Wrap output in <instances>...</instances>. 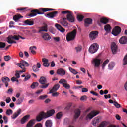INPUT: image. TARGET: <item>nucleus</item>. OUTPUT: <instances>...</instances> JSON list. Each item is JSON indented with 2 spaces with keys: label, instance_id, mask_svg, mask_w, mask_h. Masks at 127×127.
<instances>
[{
  "label": "nucleus",
  "instance_id": "nucleus-1",
  "mask_svg": "<svg viewBox=\"0 0 127 127\" xmlns=\"http://www.w3.org/2000/svg\"><path fill=\"white\" fill-rule=\"evenodd\" d=\"M53 10H55V9L45 8H40V9H39V10L36 9L32 10L31 11V13L28 14V16H30V17H33V16H36L37 14H44V12Z\"/></svg>",
  "mask_w": 127,
  "mask_h": 127
},
{
  "label": "nucleus",
  "instance_id": "nucleus-2",
  "mask_svg": "<svg viewBox=\"0 0 127 127\" xmlns=\"http://www.w3.org/2000/svg\"><path fill=\"white\" fill-rule=\"evenodd\" d=\"M17 65L23 69L19 71V73H25L26 71L25 67H29V64L24 60H22L19 63L17 64Z\"/></svg>",
  "mask_w": 127,
  "mask_h": 127
},
{
  "label": "nucleus",
  "instance_id": "nucleus-3",
  "mask_svg": "<svg viewBox=\"0 0 127 127\" xmlns=\"http://www.w3.org/2000/svg\"><path fill=\"white\" fill-rule=\"evenodd\" d=\"M61 13H62V14H67L66 18L69 22H74V21H75V17L73 15L71 11L68 10L62 11Z\"/></svg>",
  "mask_w": 127,
  "mask_h": 127
},
{
  "label": "nucleus",
  "instance_id": "nucleus-4",
  "mask_svg": "<svg viewBox=\"0 0 127 127\" xmlns=\"http://www.w3.org/2000/svg\"><path fill=\"white\" fill-rule=\"evenodd\" d=\"M77 34V29H74L72 31L68 33L66 35L67 41H71L76 38V35Z\"/></svg>",
  "mask_w": 127,
  "mask_h": 127
},
{
  "label": "nucleus",
  "instance_id": "nucleus-5",
  "mask_svg": "<svg viewBox=\"0 0 127 127\" xmlns=\"http://www.w3.org/2000/svg\"><path fill=\"white\" fill-rule=\"evenodd\" d=\"M39 82L40 84H41V86H40V88L41 89H46L49 86V83L46 84L47 81L46 80V78L43 76L40 77Z\"/></svg>",
  "mask_w": 127,
  "mask_h": 127
},
{
  "label": "nucleus",
  "instance_id": "nucleus-6",
  "mask_svg": "<svg viewBox=\"0 0 127 127\" xmlns=\"http://www.w3.org/2000/svg\"><path fill=\"white\" fill-rule=\"evenodd\" d=\"M101 59L96 58L92 60L91 63L94 68H100V66L101 65Z\"/></svg>",
  "mask_w": 127,
  "mask_h": 127
},
{
  "label": "nucleus",
  "instance_id": "nucleus-7",
  "mask_svg": "<svg viewBox=\"0 0 127 127\" xmlns=\"http://www.w3.org/2000/svg\"><path fill=\"white\" fill-rule=\"evenodd\" d=\"M98 49H99V45L97 43H94L90 46L88 50L90 53L93 54L96 53Z\"/></svg>",
  "mask_w": 127,
  "mask_h": 127
},
{
  "label": "nucleus",
  "instance_id": "nucleus-8",
  "mask_svg": "<svg viewBox=\"0 0 127 127\" xmlns=\"http://www.w3.org/2000/svg\"><path fill=\"white\" fill-rule=\"evenodd\" d=\"M121 31H122V29L119 26H115L112 31V34L114 35V36H117L121 33Z\"/></svg>",
  "mask_w": 127,
  "mask_h": 127
},
{
  "label": "nucleus",
  "instance_id": "nucleus-9",
  "mask_svg": "<svg viewBox=\"0 0 127 127\" xmlns=\"http://www.w3.org/2000/svg\"><path fill=\"white\" fill-rule=\"evenodd\" d=\"M46 113L42 111L39 113V115L36 117V119L37 122H40L43 119H46Z\"/></svg>",
  "mask_w": 127,
  "mask_h": 127
},
{
  "label": "nucleus",
  "instance_id": "nucleus-10",
  "mask_svg": "<svg viewBox=\"0 0 127 127\" xmlns=\"http://www.w3.org/2000/svg\"><path fill=\"white\" fill-rule=\"evenodd\" d=\"M98 34H99V32L97 31H92L89 34V38L91 40H95L97 37H98Z\"/></svg>",
  "mask_w": 127,
  "mask_h": 127
},
{
  "label": "nucleus",
  "instance_id": "nucleus-11",
  "mask_svg": "<svg viewBox=\"0 0 127 127\" xmlns=\"http://www.w3.org/2000/svg\"><path fill=\"white\" fill-rule=\"evenodd\" d=\"M80 115H81V110L79 109H76L74 110V115L73 116V122H76L77 121V119L80 117Z\"/></svg>",
  "mask_w": 127,
  "mask_h": 127
},
{
  "label": "nucleus",
  "instance_id": "nucleus-12",
  "mask_svg": "<svg viewBox=\"0 0 127 127\" xmlns=\"http://www.w3.org/2000/svg\"><path fill=\"white\" fill-rule=\"evenodd\" d=\"M111 47L113 54H116L118 52V46L116 44V43L112 42L111 43Z\"/></svg>",
  "mask_w": 127,
  "mask_h": 127
},
{
  "label": "nucleus",
  "instance_id": "nucleus-13",
  "mask_svg": "<svg viewBox=\"0 0 127 127\" xmlns=\"http://www.w3.org/2000/svg\"><path fill=\"white\" fill-rule=\"evenodd\" d=\"M58 13V11H53L51 12L50 13H47L46 15H45L46 17H48V18H54L55 16H56V15Z\"/></svg>",
  "mask_w": 127,
  "mask_h": 127
},
{
  "label": "nucleus",
  "instance_id": "nucleus-14",
  "mask_svg": "<svg viewBox=\"0 0 127 127\" xmlns=\"http://www.w3.org/2000/svg\"><path fill=\"white\" fill-rule=\"evenodd\" d=\"M47 31H48V25L47 24L44 23V25L40 27L39 32L41 33V32H47Z\"/></svg>",
  "mask_w": 127,
  "mask_h": 127
},
{
  "label": "nucleus",
  "instance_id": "nucleus-15",
  "mask_svg": "<svg viewBox=\"0 0 127 127\" xmlns=\"http://www.w3.org/2000/svg\"><path fill=\"white\" fill-rule=\"evenodd\" d=\"M109 22V20L106 18H101L100 20L97 21V24L98 25H102V24H107Z\"/></svg>",
  "mask_w": 127,
  "mask_h": 127
},
{
  "label": "nucleus",
  "instance_id": "nucleus-16",
  "mask_svg": "<svg viewBox=\"0 0 127 127\" xmlns=\"http://www.w3.org/2000/svg\"><path fill=\"white\" fill-rule=\"evenodd\" d=\"M98 114L99 112L93 111L88 114L87 117V118H88V119H90L91 120L93 119L94 117L97 116V115H98Z\"/></svg>",
  "mask_w": 127,
  "mask_h": 127
},
{
  "label": "nucleus",
  "instance_id": "nucleus-17",
  "mask_svg": "<svg viewBox=\"0 0 127 127\" xmlns=\"http://www.w3.org/2000/svg\"><path fill=\"white\" fill-rule=\"evenodd\" d=\"M2 82L4 83L5 87L7 88L8 87V82L10 81L9 78L6 76H4L1 79Z\"/></svg>",
  "mask_w": 127,
  "mask_h": 127
},
{
  "label": "nucleus",
  "instance_id": "nucleus-18",
  "mask_svg": "<svg viewBox=\"0 0 127 127\" xmlns=\"http://www.w3.org/2000/svg\"><path fill=\"white\" fill-rule=\"evenodd\" d=\"M57 74L60 76H65L66 75V70L63 68L58 69L57 70Z\"/></svg>",
  "mask_w": 127,
  "mask_h": 127
},
{
  "label": "nucleus",
  "instance_id": "nucleus-19",
  "mask_svg": "<svg viewBox=\"0 0 127 127\" xmlns=\"http://www.w3.org/2000/svg\"><path fill=\"white\" fill-rule=\"evenodd\" d=\"M60 23L65 27L68 26V22H67V18H63L60 20Z\"/></svg>",
  "mask_w": 127,
  "mask_h": 127
},
{
  "label": "nucleus",
  "instance_id": "nucleus-20",
  "mask_svg": "<svg viewBox=\"0 0 127 127\" xmlns=\"http://www.w3.org/2000/svg\"><path fill=\"white\" fill-rule=\"evenodd\" d=\"M119 43L120 44H127V37L123 36L119 39Z\"/></svg>",
  "mask_w": 127,
  "mask_h": 127
},
{
  "label": "nucleus",
  "instance_id": "nucleus-21",
  "mask_svg": "<svg viewBox=\"0 0 127 127\" xmlns=\"http://www.w3.org/2000/svg\"><path fill=\"white\" fill-rule=\"evenodd\" d=\"M54 114H55V110H54V109L50 110L46 113V117L48 118L51 117V116H53Z\"/></svg>",
  "mask_w": 127,
  "mask_h": 127
},
{
  "label": "nucleus",
  "instance_id": "nucleus-22",
  "mask_svg": "<svg viewBox=\"0 0 127 127\" xmlns=\"http://www.w3.org/2000/svg\"><path fill=\"white\" fill-rule=\"evenodd\" d=\"M42 37L44 39V40H50L51 39V37L47 33H42Z\"/></svg>",
  "mask_w": 127,
  "mask_h": 127
},
{
  "label": "nucleus",
  "instance_id": "nucleus-23",
  "mask_svg": "<svg viewBox=\"0 0 127 127\" xmlns=\"http://www.w3.org/2000/svg\"><path fill=\"white\" fill-rule=\"evenodd\" d=\"M60 87V85L59 84H57L55 85L52 89L50 91V94H52V93H54V92H56V91H57V90H58Z\"/></svg>",
  "mask_w": 127,
  "mask_h": 127
},
{
  "label": "nucleus",
  "instance_id": "nucleus-24",
  "mask_svg": "<svg viewBox=\"0 0 127 127\" xmlns=\"http://www.w3.org/2000/svg\"><path fill=\"white\" fill-rule=\"evenodd\" d=\"M60 87V85L59 84H57L55 85L52 89L50 91V94H52V93H54V92H56V91H57V90H58Z\"/></svg>",
  "mask_w": 127,
  "mask_h": 127
},
{
  "label": "nucleus",
  "instance_id": "nucleus-25",
  "mask_svg": "<svg viewBox=\"0 0 127 127\" xmlns=\"http://www.w3.org/2000/svg\"><path fill=\"white\" fill-rule=\"evenodd\" d=\"M85 22V26H89L90 24H92L93 23V20L91 18H86L84 20Z\"/></svg>",
  "mask_w": 127,
  "mask_h": 127
},
{
  "label": "nucleus",
  "instance_id": "nucleus-26",
  "mask_svg": "<svg viewBox=\"0 0 127 127\" xmlns=\"http://www.w3.org/2000/svg\"><path fill=\"white\" fill-rule=\"evenodd\" d=\"M21 113V109H19L16 112L14 113L13 115L11 116L12 119L14 120V119H16L19 115H20V113Z\"/></svg>",
  "mask_w": 127,
  "mask_h": 127
},
{
  "label": "nucleus",
  "instance_id": "nucleus-27",
  "mask_svg": "<svg viewBox=\"0 0 127 127\" xmlns=\"http://www.w3.org/2000/svg\"><path fill=\"white\" fill-rule=\"evenodd\" d=\"M29 117H30L29 115H27L24 116L21 120V123L22 124H25V123H26V122L28 121V119H29Z\"/></svg>",
  "mask_w": 127,
  "mask_h": 127
},
{
  "label": "nucleus",
  "instance_id": "nucleus-28",
  "mask_svg": "<svg viewBox=\"0 0 127 127\" xmlns=\"http://www.w3.org/2000/svg\"><path fill=\"white\" fill-rule=\"evenodd\" d=\"M104 30L107 32V33H109L111 32V30H112V27L110 24H107L104 26Z\"/></svg>",
  "mask_w": 127,
  "mask_h": 127
},
{
  "label": "nucleus",
  "instance_id": "nucleus-29",
  "mask_svg": "<svg viewBox=\"0 0 127 127\" xmlns=\"http://www.w3.org/2000/svg\"><path fill=\"white\" fill-rule=\"evenodd\" d=\"M55 26L58 30L61 31V32H65V29H64L61 25L59 24H55Z\"/></svg>",
  "mask_w": 127,
  "mask_h": 127
},
{
  "label": "nucleus",
  "instance_id": "nucleus-30",
  "mask_svg": "<svg viewBox=\"0 0 127 127\" xmlns=\"http://www.w3.org/2000/svg\"><path fill=\"white\" fill-rule=\"evenodd\" d=\"M24 23L25 24H26V25H33V24H34V21H33V20H29V19H27L24 22Z\"/></svg>",
  "mask_w": 127,
  "mask_h": 127
},
{
  "label": "nucleus",
  "instance_id": "nucleus-31",
  "mask_svg": "<svg viewBox=\"0 0 127 127\" xmlns=\"http://www.w3.org/2000/svg\"><path fill=\"white\" fill-rule=\"evenodd\" d=\"M7 39H10L12 40H19V36L14 35V36H9L7 38Z\"/></svg>",
  "mask_w": 127,
  "mask_h": 127
},
{
  "label": "nucleus",
  "instance_id": "nucleus-32",
  "mask_svg": "<svg viewBox=\"0 0 127 127\" xmlns=\"http://www.w3.org/2000/svg\"><path fill=\"white\" fill-rule=\"evenodd\" d=\"M43 62V65L44 67H47L49 66V63H48V60L45 58L42 59Z\"/></svg>",
  "mask_w": 127,
  "mask_h": 127
},
{
  "label": "nucleus",
  "instance_id": "nucleus-33",
  "mask_svg": "<svg viewBox=\"0 0 127 127\" xmlns=\"http://www.w3.org/2000/svg\"><path fill=\"white\" fill-rule=\"evenodd\" d=\"M45 126L46 127H52V121L51 120H47L45 123Z\"/></svg>",
  "mask_w": 127,
  "mask_h": 127
},
{
  "label": "nucleus",
  "instance_id": "nucleus-34",
  "mask_svg": "<svg viewBox=\"0 0 127 127\" xmlns=\"http://www.w3.org/2000/svg\"><path fill=\"white\" fill-rule=\"evenodd\" d=\"M34 125V120H31L27 124V127H32Z\"/></svg>",
  "mask_w": 127,
  "mask_h": 127
},
{
  "label": "nucleus",
  "instance_id": "nucleus-35",
  "mask_svg": "<svg viewBox=\"0 0 127 127\" xmlns=\"http://www.w3.org/2000/svg\"><path fill=\"white\" fill-rule=\"evenodd\" d=\"M114 67H115V63L113 62H110L108 65V69L109 70H113Z\"/></svg>",
  "mask_w": 127,
  "mask_h": 127
},
{
  "label": "nucleus",
  "instance_id": "nucleus-36",
  "mask_svg": "<svg viewBox=\"0 0 127 127\" xmlns=\"http://www.w3.org/2000/svg\"><path fill=\"white\" fill-rule=\"evenodd\" d=\"M63 116V114L62 113V112H60L57 113L56 115V117L58 120H60L61 118H62V116Z\"/></svg>",
  "mask_w": 127,
  "mask_h": 127
},
{
  "label": "nucleus",
  "instance_id": "nucleus-37",
  "mask_svg": "<svg viewBox=\"0 0 127 127\" xmlns=\"http://www.w3.org/2000/svg\"><path fill=\"white\" fill-rule=\"evenodd\" d=\"M23 16H20V15H16L13 16V18L15 21H17L20 18H22Z\"/></svg>",
  "mask_w": 127,
  "mask_h": 127
},
{
  "label": "nucleus",
  "instance_id": "nucleus-38",
  "mask_svg": "<svg viewBox=\"0 0 127 127\" xmlns=\"http://www.w3.org/2000/svg\"><path fill=\"white\" fill-rule=\"evenodd\" d=\"M109 62H110V61L108 59H107L103 62V64L102 65V69L103 70L105 69V67H106V65L109 63Z\"/></svg>",
  "mask_w": 127,
  "mask_h": 127
},
{
  "label": "nucleus",
  "instance_id": "nucleus-39",
  "mask_svg": "<svg viewBox=\"0 0 127 127\" xmlns=\"http://www.w3.org/2000/svg\"><path fill=\"white\" fill-rule=\"evenodd\" d=\"M84 15L78 14L77 16V19L78 21H83V19H84Z\"/></svg>",
  "mask_w": 127,
  "mask_h": 127
},
{
  "label": "nucleus",
  "instance_id": "nucleus-40",
  "mask_svg": "<svg viewBox=\"0 0 127 127\" xmlns=\"http://www.w3.org/2000/svg\"><path fill=\"white\" fill-rule=\"evenodd\" d=\"M75 50L77 53H78V52H81V51H82V46L80 45H78L75 47Z\"/></svg>",
  "mask_w": 127,
  "mask_h": 127
},
{
  "label": "nucleus",
  "instance_id": "nucleus-41",
  "mask_svg": "<svg viewBox=\"0 0 127 127\" xmlns=\"http://www.w3.org/2000/svg\"><path fill=\"white\" fill-rule=\"evenodd\" d=\"M69 70L71 73H72L74 75H77V74H78L79 72H77L75 69H73L71 67H69Z\"/></svg>",
  "mask_w": 127,
  "mask_h": 127
},
{
  "label": "nucleus",
  "instance_id": "nucleus-42",
  "mask_svg": "<svg viewBox=\"0 0 127 127\" xmlns=\"http://www.w3.org/2000/svg\"><path fill=\"white\" fill-rule=\"evenodd\" d=\"M38 82H33L31 85V89H35L36 87H38Z\"/></svg>",
  "mask_w": 127,
  "mask_h": 127
},
{
  "label": "nucleus",
  "instance_id": "nucleus-43",
  "mask_svg": "<svg viewBox=\"0 0 127 127\" xmlns=\"http://www.w3.org/2000/svg\"><path fill=\"white\" fill-rule=\"evenodd\" d=\"M23 102V99L19 98L16 102V105H21Z\"/></svg>",
  "mask_w": 127,
  "mask_h": 127
},
{
  "label": "nucleus",
  "instance_id": "nucleus-44",
  "mask_svg": "<svg viewBox=\"0 0 127 127\" xmlns=\"http://www.w3.org/2000/svg\"><path fill=\"white\" fill-rule=\"evenodd\" d=\"M99 122H100V119H99V118L95 119L93 121V126H96V125H97V124H98Z\"/></svg>",
  "mask_w": 127,
  "mask_h": 127
},
{
  "label": "nucleus",
  "instance_id": "nucleus-45",
  "mask_svg": "<svg viewBox=\"0 0 127 127\" xmlns=\"http://www.w3.org/2000/svg\"><path fill=\"white\" fill-rule=\"evenodd\" d=\"M64 125H69V124H70V119L67 118H65L64 120Z\"/></svg>",
  "mask_w": 127,
  "mask_h": 127
},
{
  "label": "nucleus",
  "instance_id": "nucleus-46",
  "mask_svg": "<svg viewBox=\"0 0 127 127\" xmlns=\"http://www.w3.org/2000/svg\"><path fill=\"white\" fill-rule=\"evenodd\" d=\"M12 113H13V111H12V110L10 109H7L6 112V114L7 116H10Z\"/></svg>",
  "mask_w": 127,
  "mask_h": 127
},
{
  "label": "nucleus",
  "instance_id": "nucleus-47",
  "mask_svg": "<svg viewBox=\"0 0 127 127\" xmlns=\"http://www.w3.org/2000/svg\"><path fill=\"white\" fill-rule=\"evenodd\" d=\"M32 70L34 72H38V71H39V68L37 67L36 65H34L32 67Z\"/></svg>",
  "mask_w": 127,
  "mask_h": 127
},
{
  "label": "nucleus",
  "instance_id": "nucleus-48",
  "mask_svg": "<svg viewBox=\"0 0 127 127\" xmlns=\"http://www.w3.org/2000/svg\"><path fill=\"white\" fill-rule=\"evenodd\" d=\"M63 86H64V88L67 89V90L71 88V86L68 83H67V82L65 83H64L63 84Z\"/></svg>",
  "mask_w": 127,
  "mask_h": 127
},
{
  "label": "nucleus",
  "instance_id": "nucleus-49",
  "mask_svg": "<svg viewBox=\"0 0 127 127\" xmlns=\"http://www.w3.org/2000/svg\"><path fill=\"white\" fill-rule=\"evenodd\" d=\"M10 59H11V57L9 55L5 56L4 57V60H5V61H9Z\"/></svg>",
  "mask_w": 127,
  "mask_h": 127
},
{
  "label": "nucleus",
  "instance_id": "nucleus-50",
  "mask_svg": "<svg viewBox=\"0 0 127 127\" xmlns=\"http://www.w3.org/2000/svg\"><path fill=\"white\" fill-rule=\"evenodd\" d=\"M107 125V122L105 121L102 122L98 127H105Z\"/></svg>",
  "mask_w": 127,
  "mask_h": 127
},
{
  "label": "nucleus",
  "instance_id": "nucleus-51",
  "mask_svg": "<svg viewBox=\"0 0 127 127\" xmlns=\"http://www.w3.org/2000/svg\"><path fill=\"white\" fill-rule=\"evenodd\" d=\"M47 98V95H41L39 97L38 99L39 100H45Z\"/></svg>",
  "mask_w": 127,
  "mask_h": 127
},
{
  "label": "nucleus",
  "instance_id": "nucleus-52",
  "mask_svg": "<svg viewBox=\"0 0 127 127\" xmlns=\"http://www.w3.org/2000/svg\"><path fill=\"white\" fill-rule=\"evenodd\" d=\"M6 44L5 43L0 42V49L4 48L5 47Z\"/></svg>",
  "mask_w": 127,
  "mask_h": 127
},
{
  "label": "nucleus",
  "instance_id": "nucleus-53",
  "mask_svg": "<svg viewBox=\"0 0 127 127\" xmlns=\"http://www.w3.org/2000/svg\"><path fill=\"white\" fill-rule=\"evenodd\" d=\"M66 82H67V80L64 79H61L59 82V84H63V85L64 84H65V83Z\"/></svg>",
  "mask_w": 127,
  "mask_h": 127
},
{
  "label": "nucleus",
  "instance_id": "nucleus-54",
  "mask_svg": "<svg viewBox=\"0 0 127 127\" xmlns=\"http://www.w3.org/2000/svg\"><path fill=\"white\" fill-rule=\"evenodd\" d=\"M114 105L115 106L116 108H121V104L118 103V102L114 101Z\"/></svg>",
  "mask_w": 127,
  "mask_h": 127
},
{
  "label": "nucleus",
  "instance_id": "nucleus-55",
  "mask_svg": "<svg viewBox=\"0 0 127 127\" xmlns=\"http://www.w3.org/2000/svg\"><path fill=\"white\" fill-rule=\"evenodd\" d=\"M7 41L8 43H9V44H12V43L16 44V41H13L12 40H10V39H7Z\"/></svg>",
  "mask_w": 127,
  "mask_h": 127
},
{
  "label": "nucleus",
  "instance_id": "nucleus-56",
  "mask_svg": "<svg viewBox=\"0 0 127 127\" xmlns=\"http://www.w3.org/2000/svg\"><path fill=\"white\" fill-rule=\"evenodd\" d=\"M3 119L4 121V123L5 124H7V123L8 122V119L7 118V117H6V116H4L3 117Z\"/></svg>",
  "mask_w": 127,
  "mask_h": 127
},
{
  "label": "nucleus",
  "instance_id": "nucleus-57",
  "mask_svg": "<svg viewBox=\"0 0 127 127\" xmlns=\"http://www.w3.org/2000/svg\"><path fill=\"white\" fill-rule=\"evenodd\" d=\"M30 77H31L30 75H27V76H25L24 81L25 82L28 80H29V79H30Z\"/></svg>",
  "mask_w": 127,
  "mask_h": 127
},
{
  "label": "nucleus",
  "instance_id": "nucleus-58",
  "mask_svg": "<svg viewBox=\"0 0 127 127\" xmlns=\"http://www.w3.org/2000/svg\"><path fill=\"white\" fill-rule=\"evenodd\" d=\"M25 9H26V8H19L17 9V10H20V11L23 12L25 11Z\"/></svg>",
  "mask_w": 127,
  "mask_h": 127
},
{
  "label": "nucleus",
  "instance_id": "nucleus-59",
  "mask_svg": "<svg viewBox=\"0 0 127 127\" xmlns=\"http://www.w3.org/2000/svg\"><path fill=\"white\" fill-rule=\"evenodd\" d=\"M59 95V93L57 92H56L52 94V96L53 97H58Z\"/></svg>",
  "mask_w": 127,
  "mask_h": 127
},
{
  "label": "nucleus",
  "instance_id": "nucleus-60",
  "mask_svg": "<svg viewBox=\"0 0 127 127\" xmlns=\"http://www.w3.org/2000/svg\"><path fill=\"white\" fill-rule=\"evenodd\" d=\"M72 107V103H69L67 106L65 108V110H70V108Z\"/></svg>",
  "mask_w": 127,
  "mask_h": 127
},
{
  "label": "nucleus",
  "instance_id": "nucleus-61",
  "mask_svg": "<svg viewBox=\"0 0 127 127\" xmlns=\"http://www.w3.org/2000/svg\"><path fill=\"white\" fill-rule=\"evenodd\" d=\"M11 101V99H10V97H8L6 99V102L7 103V104H9V103H10Z\"/></svg>",
  "mask_w": 127,
  "mask_h": 127
},
{
  "label": "nucleus",
  "instance_id": "nucleus-62",
  "mask_svg": "<svg viewBox=\"0 0 127 127\" xmlns=\"http://www.w3.org/2000/svg\"><path fill=\"white\" fill-rule=\"evenodd\" d=\"M87 99V96L86 95H83L80 98L81 101H84V100H86Z\"/></svg>",
  "mask_w": 127,
  "mask_h": 127
},
{
  "label": "nucleus",
  "instance_id": "nucleus-63",
  "mask_svg": "<svg viewBox=\"0 0 127 127\" xmlns=\"http://www.w3.org/2000/svg\"><path fill=\"white\" fill-rule=\"evenodd\" d=\"M34 127H42V124L41 123H38Z\"/></svg>",
  "mask_w": 127,
  "mask_h": 127
},
{
  "label": "nucleus",
  "instance_id": "nucleus-64",
  "mask_svg": "<svg viewBox=\"0 0 127 127\" xmlns=\"http://www.w3.org/2000/svg\"><path fill=\"white\" fill-rule=\"evenodd\" d=\"M82 93H86L88 92V89H87L86 88H82Z\"/></svg>",
  "mask_w": 127,
  "mask_h": 127
}]
</instances>
